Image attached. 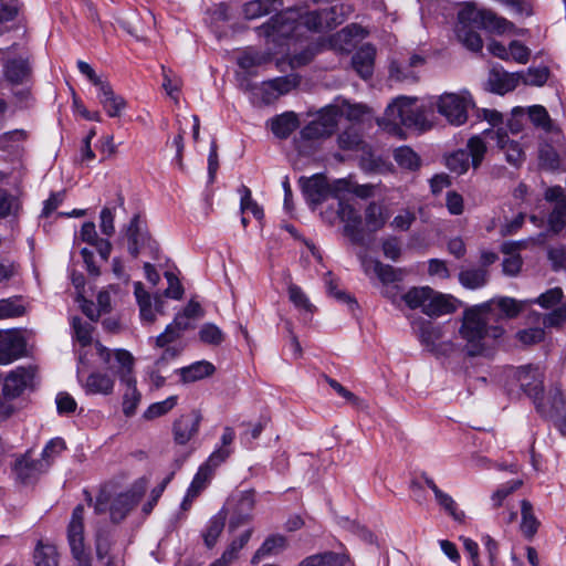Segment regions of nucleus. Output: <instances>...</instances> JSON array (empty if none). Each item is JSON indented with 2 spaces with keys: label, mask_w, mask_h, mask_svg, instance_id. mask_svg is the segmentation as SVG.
Returning a JSON list of instances; mask_svg holds the SVG:
<instances>
[{
  "label": "nucleus",
  "mask_w": 566,
  "mask_h": 566,
  "mask_svg": "<svg viewBox=\"0 0 566 566\" xmlns=\"http://www.w3.org/2000/svg\"><path fill=\"white\" fill-rule=\"evenodd\" d=\"M490 304H479L468 307L463 312L462 325L459 329L461 337L467 342L465 349L470 356L480 355L484 350L483 340L486 336L497 338L503 328L493 326Z\"/></svg>",
  "instance_id": "obj_1"
},
{
  "label": "nucleus",
  "mask_w": 566,
  "mask_h": 566,
  "mask_svg": "<svg viewBox=\"0 0 566 566\" xmlns=\"http://www.w3.org/2000/svg\"><path fill=\"white\" fill-rule=\"evenodd\" d=\"M402 300L409 308H420L430 317L450 314L457 310L452 296L437 292L429 286L411 287L402 295Z\"/></svg>",
  "instance_id": "obj_2"
},
{
  "label": "nucleus",
  "mask_w": 566,
  "mask_h": 566,
  "mask_svg": "<svg viewBox=\"0 0 566 566\" xmlns=\"http://www.w3.org/2000/svg\"><path fill=\"white\" fill-rule=\"evenodd\" d=\"M142 493L128 490L113 495L112 485H103L95 500L94 512L96 514L109 513L113 523H119L126 518L130 511L138 504Z\"/></svg>",
  "instance_id": "obj_3"
},
{
  "label": "nucleus",
  "mask_w": 566,
  "mask_h": 566,
  "mask_svg": "<svg viewBox=\"0 0 566 566\" xmlns=\"http://www.w3.org/2000/svg\"><path fill=\"white\" fill-rule=\"evenodd\" d=\"M457 27L482 28L496 34L514 32L524 34V30L515 29V25L505 18L499 17L495 12L486 9H478L473 3H465L458 13Z\"/></svg>",
  "instance_id": "obj_4"
},
{
  "label": "nucleus",
  "mask_w": 566,
  "mask_h": 566,
  "mask_svg": "<svg viewBox=\"0 0 566 566\" xmlns=\"http://www.w3.org/2000/svg\"><path fill=\"white\" fill-rule=\"evenodd\" d=\"M338 111L331 106L323 109L317 118L304 126L295 138V146L302 154H310L312 144L329 137L337 127Z\"/></svg>",
  "instance_id": "obj_5"
},
{
  "label": "nucleus",
  "mask_w": 566,
  "mask_h": 566,
  "mask_svg": "<svg viewBox=\"0 0 566 566\" xmlns=\"http://www.w3.org/2000/svg\"><path fill=\"white\" fill-rule=\"evenodd\" d=\"M386 116L395 125L423 129L426 126L424 112L417 105V99L400 96L386 108Z\"/></svg>",
  "instance_id": "obj_6"
},
{
  "label": "nucleus",
  "mask_w": 566,
  "mask_h": 566,
  "mask_svg": "<svg viewBox=\"0 0 566 566\" xmlns=\"http://www.w3.org/2000/svg\"><path fill=\"white\" fill-rule=\"evenodd\" d=\"M232 451L223 448L214 450L208 460L199 468L195 475L190 486L188 488L187 494L181 503L182 510H188L192 501L205 490L210 482L213 471L217 467L223 463L231 454Z\"/></svg>",
  "instance_id": "obj_7"
},
{
  "label": "nucleus",
  "mask_w": 566,
  "mask_h": 566,
  "mask_svg": "<svg viewBox=\"0 0 566 566\" xmlns=\"http://www.w3.org/2000/svg\"><path fill=\"white\" fill-rule=\"evenodd\" d=\"M472 105L471 96L468 92L444 93L437 98L436 107L438 113L447 122L454 126L464 124L468 119V111Z\"/></svg>",
  "instance_id": "obj_8"
},
{
  "label": "nucleus",
  "mask_w": 566,
  "mask_h": 566,
  "mask_svg": "<svg viewBox=\"0 0 566 566\" xmlns=\"http://www.w3.org/2000/svg\"><path fill=\"white\" fill-rule=\"evenodd\" d=\"M127 250L133 258L139 254H148L151 259H157L159 253L158 243L150 237L146 227L140 222L139 214H135L127 228Z\"/></svg>",
  "instance_id": "obj_9"
},
{
  "label": "nucleus",
  "mask_w": 566,
  "mask_h": 566,
  "mask_svg": "<svg viewBox=\"0 0 566 566\" xmlns=\"http://www.w3.org/2000/svg\"><path fill=\"white\" fill-rule=\"evenodd\" d=\"M67 542L75 566H91V557L84 544V506L81 504L76 505L72 512L67 525Z\"/></svg>",
  "instance_id": "obj_10"
},
{
  "label": "nucleus",
  "mask_w": 566,
  "mask_h": 566,
  "mask_svg": "<svg viewBox=\"0 0 566 566\" xmlns=\"http://www.w3.org/2000/svg\"><path fill=\"white\" fill-rule=\"evenodd\" d=\"M259 32L274 43L302 35L297 13L291 10L273 17L268 23L259 28Z\"/></svg>",
  "instance_id": "obj_11"
},
{
  "label": "nucleus",
  "mask_w": 566,
  "mask_h": 566,
  "mask_svg": "<svg viewBox=\"0 0 566 566\" xmlns=\"http://www.w3.org/2000/svg\"><path fill=\"white\" fill-rule=\"evenodd\" d=\"M537 411L551 419L566 434V401L559 388H552L546 396H539L536 402Z\"/></svg>",
  "instance_id": "obj_12"
},
{
  "label": "nucleus",
  "mask_w": 566,
  "mask_h": 566,
  "mask_svg": "<svg viewBox=\"0 0 566 566\" xmlns=\"http://www.w3.org/2000/svg\"><path fill=\"white\" fill-rule=\"evenodd\" d=\"M35 369L31 366H19L9 371L2 384V395L6 399H15L28 389L33 388Z\"/></svg>",
  "instance_id": "obj_13"
},
{
  "label": "nucleus",
  "mask_w": 566,
  "mask_h": 566,
  "mask_svg": "<svg viewBox=\"0 0 566 566\" xmlns=\"http://www.w3.org/2000/svg\"><path fill=\"white\" fill-rule=\"evenodd\" d=\"M232 509L229 527L238 528L252 518V511L255 505V496L252 490L240 491L233 494L229 501Z\"/></svg>",
  "instance_id": "obj_14"
},
{
  "label": "nucleus",
  "mask_w": 566,
  "mask_h": 566,
  "mask_svg": "<svg viewBox=\"0 0 566 566\" xmlns=\"http://www.w3.org/2000/svg\"><path fill=\"white\" fill-rule=\"evenodd\" d=\"M50 468V461L35 460L31 458V452L18 458L13 465V472L18 481L23 484L34 482L42 473Z\"/></svg>",
  "instance_id": "obj_15"
},
{
  "label": "nucleus",
  "mask_w": 566,
  "mask_h": 566,
  "mask_svg": "<svg viewBox=\"0 0 566 566\" xmlns=\"http://www.w3.org/2000/svg\"><path fill=\"white\" fill-rule=\"evenodd\" d=\"M25 339L18 331L0 332V365H9L25 353Z\"/></svg>",
  "instance_id": "obj_16"
},
{
  "label": "nucleus",
  "mask_w": 566,
  "mask_h": 566,
  "mask_svg": "<svg viewBox=\"0 0 566 566\" xmlns=\"http://www.w3.org/2000/svg\"><path fill=\"white\" fill-rule=\"evenodd\" d=\"M482 135L496 139V145L503 151L505 160L513 167H520L525 161V153L518 142L509 138L507 133L499 128L496 132L485 129Z\"/></svg>",
  "instance_id": "obj_17"
},
{
  "label": "nucleus",
  "mask_w": 566,
  "mask_h": 566,
  "mask_svg": "<svg viewBox=\"0 0 566 566\" xmlns=\"http://www.w3.org/2000/svg\"><path fill=\"white\" fill-rule=\"evenodd\" d=\"M201 419V413L198 410H192L176 419L172 426L175 442L181 446L188 443L198 433Z\"/></svg>",
  "instance_id": "obj_18"
},
{
  "label": "nucleus",
  "mask_w": 566,
  "mask_h": 566,
  "mask_svg": "<svg viewBox=\"0 0 566 566\" xmlns=\"http://www.w3.org/2000/svg\"><path fill=\"white\" fill-rule=\"evenodd\" d=\"M338 218L345 223L344 231L353 243L363 242L361 217L359 212L349 203L339 201L337 209Z\"/></svg>",
  "instance_id": "obj_19"
},
{
  "label": "nucleus",
  "mask_w": 566,
  "mask_h": 566,
  "mask_svg": "<svg viewBox=\"0 0 566 566\" xmlns=\"http://www.w3.org/2000/svg\"><path fill=\"white\" fill-rule=\"evenodd\" d=\"M361 268L366 275H375L384 284L394 283L401 279V272L394 269L391 265L384 264L378 260L360 256Z\"/></svg>",
  "instance_id": "obj_20"
},
{
  "label": "nucleus",
  "mask_w": 566,
  "mask_h": 566,
  "mask_svg": "<svg viewBox=\"0 0 566 566\" xmlns=\"http://www.w3.org/2000/svg\"><path fill=\"white\" fill-rule=\"evenodd\" d=\"M300 182L310 203L317 206L328 197L329 187L324 176L314 175L311 178H301Z\"/></svg>",
  "instance_id": "obj_21"
},
{
  "label": "nucleus",
  "mask_w": 566,
  "mask_h": 566,
  "mask_svg": "<svg viewBox=\"0 0 566 566\" xmlns=\"http://www.w3.org/2000/svg\"><path fill=\"white\" fill-rule=\"evenodd\" d=\"M517 379L523 391L536 405L539 396L543 394V378L538 369L531 366L521 367L517 371Z\"/></svg>",
  "instance_id": "obj_22"
},
{
  "label": "nucleus",
  "mask_w": 566,
  "mask_h": 566,
  "mask_svg": "<svg viewBox=\"0 0 566 566\" xmlns=\"http://www.w3.org/2000/svg\"><path fill=\"white\" fill-rule=\"evenodd\" d=\"M526 302L516 301L512 297H497L492 298L484 304H490V314L492 315L493 322H497L501 318H513L517 316L524 307Z\"/></svg>",
  "instance_id": "obj_23"
},
{
  "label": "nucleus",
  "mask_w": 566,
  "mask_h": 566,
  "mask_svg": "<svg viewBox=\"0 0 566 566\" xmlns=\"http://www.w3.org/2000/svg\"><path fill=\"white\" fill-rule=\"evenodd\" d=\"M300 126V120L294 112H284L270 118L266 127L279 139H286Z\"/></svg>",
  "instance_id": "obj_24"
},
{
  "label": "nucleus",
  "mask_w": 566,
  "mask_h": 566,
  "mask_svg": "<svg viewBox=\"0 0 566 566\" xmlns=\"http://www.w3.org/2000/svg\"><path fill=\"white\" fill-rule=\"evenodd\" d=\"M376 50L370 44L360 46L352 57V65L356 73L364 80L374 73Z\"/></svg>",
  "instance_id": "obj_25"
},
{
  "label": "nucleus",
  "mask_w": 566,
  "mask_h": 566,
  "mask_svg": "<svg viewBox=\"0 0 566 566\" xmlns=\"http://www.w3.org/2000/svg\"><path fill=\"white\" fill-rule=\"evenodd\" d=\"M520 73H509L503 70L493 69L489 75V86L492 92L503 95L513 91L521 83Z\"/></svg>",
  "instance_id": "obj_26"
},
{
  "label": "nucleus",
  "mask_w": 566,
  "mask_h": 566,
  "mask_svg": "<svg viewBox=\"0 0 566 566\" xmlns=\"http://www.w3.org/2000/svg\"><path fill=\"white\" fill-rule=\"evenodd\" d=\"M98 101L109 117H119L126 108V101L123 96L115 94L113 87L106 82L98 88Z\"/></svg>",
  "instance_id": "obj_27"
},
{
  "label": "nucleus",
  "mask_w": 566,
  "mask_h": 566,
  "mask_svg": "<svg viewBox=\"0 0 566 566\" xmlns=\"http://www.w3.org/2000/svg\"><path fill=\"white\" fill-rule=\"evenodd\" d=\"M115 387L114 378L102 371L91 373L86 380L83 382V388L87 395H104L113 394Z\"/></svg>",
  "instance_id": "obj_28"
},
{
  "label": "nucleus",
  "mask_w": 566,
  "mask_h": 566,
  "mask_svg": "<svg viewBox=\"0 0 566 566\" xmlns=\"http://www.w3.org/2000/svg\"><path fill=\"white\" fill-rule=\"evenodd\" d=\"M423 480L427 486L433 492L437 503L455 521L462 522L465 514L463 511L458 510L455 501L449 494L440 490L431 478L424 475Z\"/></svg>",
  "instance_id": "obj_29"
},
{
  "label": "nucleus",
  "mask_w": 566,
  "mask_h": 566,
  "mask_svg": "<svg viewBox=\"0 0 566 566\" xmlns=\"http://www.w3.org/2000/svg\"><path fill=\"white\" fill-rule=\"evenodd\" d=\"M3 73L6 80L11 84H23L31 75V67L25 59H12L4 63Z\"/></svg>",
  "instance_id": "obj_30"
},
{
  "label": "nucleus",
  "mask_w": 566,
  "mask_h": 566,
  "mask_svg": "<svg viewBox=\"0 0 566 566\" xmlns=\"http://www.w3.org/2000/svg\"><path fill=\"white\" fill-rule=\"evenodd\" d=\"M214 371L216 367L207 360L196 361L177 370L184 384L201 380L213 375Z\"/></svg>",
  "instance_id": "obj_31"
},
{
  "label": "nucleus",
  "mask_w": 566,
  "mask_h": 566,
  "mask_svg": "<svg viewBox=\"0 0 566 566\" xmlns=\"http://www.w3.org/2000/svg\"><path fill=\"white\" fill-rule=\"evenodd\" d=\"M286 547V538L282 535L269 536L262 545L258 548L251 558L253 565L259 564L263 558L276 555Z\"/></svg>",
  "instance_id": "obj_32"
},
{
  "label": "nucleus",
  "mask_w": 566,
  "mask_h": 566,
  "mask_svg": "<svg viewBox=\"0 0 566 566\" xmlns=\"http://www.w3.org/2000/svg\"><path fill=\"white\" fill-rule=\"evenodd\" d=\"M282 6V0H252L244 4L243 14L247 19L253 20L269 14Z\"/></svg>",
  "instance_id": "obj_33"
},
{
  "label": "nucleus",
  "mask_w": 566,
  "mask_h": 566,
  "mask_svg": "<svg viewBox=\"0 0 566 566\" xmlns=\"http://www.w3.org/2000/svg\"><path fill=\"white\" fill-rule=\"evenodd\" d=\"M271 60L270 54L253 49L243 51L238 56V65L248 74L254 75L255 69L268 63Z\"/></svg>",
  "instance_id": "obj_34"
},
{
  "label": "nucleus",
  "mask_w": 566,
  "mask_h": 566,
  "mask_svg": "<svg viewBox=\"0 0 566 566\" xmlns=\"http://www.w3.org/2000/svg\"><path fill=\"white\" fill-rule=\"evenodd\" d=\"M114 357L117 363L115 373L118 376L120 382L136 379L134 376L135 358L132 353L119 348L114 350Z\"/></svg>",
  "instance_id": "obj_35"
},
{
  "label": "nucleus",
  "mask_w": 566,
  "mask_h": 566,
  "mask_svg": "<svg viewBox=\"0 0 566 566\" xmlns=\"http://www.w3.org/2000/svg\"><path fill=\"white\" fill-rule=\"evenodd\" d=\"M489 273L485 268H471L461 270L459 281L461 285L469 290H476L488 283Z\"/></svg>",
  "instance_id": "obj_36"
},
{
  "label": "nucleus",
  "mask_w": 566,
  "mask_h": 566,
  "mask_svg": "<svg viewBox=\"0 0 566 566\" xmlns=\"http://www.w3.org/2000/svg\"><path fill=\"white\" fill-rule=\"evenodd\" d=\"M348 560L347 555L335 553V552H324L315 555H311L306 557L301 565L302 566H345Z\"/></svg>",
  "instance_id": "obj_37"
},
{
  "label": "nucleus",
  "mask_w": 566,
  "mask_h": 566,
  "mask_svg": "<svg viewBox=\"0 0 566 566\" xmlns=\"http://www.w3.org/2000/svg\"><path fill=\"white\" fill-rule=\"evenodd\" d=\"M134 294L139 306L142 319L148 324H153L156 321V315L153 310L151 297L142 282L134 284Z\"/></svg>",
  "instance_id": "obj_38"
},
{
  "label": "nucleus",
  "mask_w": 566,
  "mask_h": 566,
  "mask_svg": "<svg viewBox=\"0 0 566 566\" xmlns=\"http://www.w3.org/2000/svg\"><path fill=\"white\" fill-rule=\"evenodd\" d=\"M521 532L526 538L531 539L536 534L539 522L533 513V506L530 501L523 500L521 502Z\"/></svg>",
  "instance_id": "obj_39"
},
{
  "label": "nucleus",
  "mask_w": 566,
  "mask_h": 566,
  "mask_svg": "<svg viewBox=\"0 0 566 566\" xmlns=\"http://www.w3.org/2000/svg\"><path fill=\"white\" fill-rule=\"evenodd\" d=\"M226 515L219 513L212 516L202 533L203 542L207 548H213L224 528Z\"/></svg>",
  "instance_id": "obj_40"
},
{
  "label": "nucleus",
  "mask_w": 566,
  "mask_h": 566,
  "mask_svg": "<svg viewBox=\"0 0 566 566\" xmlns=\"http://www.w3.org/2000/svg\"><path fill=\"white\" fill-rule=\"evenodd\" d=\"M122 384L126 387L123 396V412L126 417H132L136 412L137 406L142 399V395L137 389L136 379L123 381Z\"/></svg>",
  "instance_id": "obj_41"
},
{
  "label": "nucleus",
  "mask_w": 566,
  "mask_h": 566,
  "mask_svg": "<svg viewBox=\"0 0 566 566\" xmlns=\"http://www.w3.org/2000/svg\"><path fill=\"white\" fill-rule=\"evenodd\" d=\"M296 83L290 77H276L274 80L263 83V90L268 93L269 91H275L272 96H264L263 102L270 104L277 99L281 95L289 93Z\"/></svg>",
  "instance_id": "obj_42"
},
{
  "label": "nucleus",
  "mask_w": 566,
  "mask_h": 566,
  "mask_svg": "<svg viewBox=\"0 0 566 566\" xmlns=\"http://www.w3.org/2000/svg\"><path fill=\"white\" fill-rule=\"evenodd\" d=\"M387 221L384 207L376 202H370L365 210V226L369 232L380 230Z\"/></svg>",
  "instance_id": "obj_43"
},
{
  "label": "nucleus",
  "mask_w": 566,
  "mask_h": 566,
  "mask_svg": "<svg viewBox=\"0 0 566 566\" xmlns=\"http://www.w3.org/2000/svg\"><path fill=\"white\" fill-rule=\"evenodd\" d=\"M417 335L419 340L430 350L436 348V343L442 337L441 328L426 321L419 324Z\"/></svg>",
  "instance_id": "obj_44"
},
{
  "label": "nucleus",
  "mask_w": 566,
  "mask_h": 566,
  "mask_svg": "<svg viewBox=\"0 0 566 566\" xmlns=\"http://www.w3.org/2000/svg\"><path fill=\"white\" fill-rule=\"evenodd\" d=\"M467 151L471 157V165L474 169H478L488 151L486 144L481 135H475L469 138L467 143Z\"/></svg>",
  "instance_id": "obj_45"
},
{
  "label": "nucleus",
  "mask_w": 566,
  "mask_h": 566,
  "mask_svg": "<svg viewBox=\"0 0 566 566\" xmlns=\"http://www.w3.org/2000/svg\"><path fill=\"white\" fill-rule=\"evenodd\" d=\"M394 159L401 168L408 170H417L421 165L420 157L408 146L395 149Z\"/></svg>",
  "instance_id": "obj_46"
},
{
  "label": "nucleus",
  "mask_w": 566,
  "mask_h": 566,
  "mask_svg": "<svg viewBox=\"0 0 566 566\" xmlns=\"http://www.w3.org/2000/svg\"><path fill=\"white\" fill-rule=\"evenodd\" d=\"M238 192L240 193V211L244 213L245 211H250L253 217L258 220H261L264 217V212L262 207L258 205V202L252 198L251 190L242 185Z\"/></svg>",
  "instance_id": "obj_47"
},
{
  "label": "nucleus",
  "mask_w": 566,
  "mask_h": 566,
  "mask_svg": "<svg viewBox=\"0 0 566 566\" xmlns=\"http://www.w3.org/2000/svg\"><path fill=\"white\" fill-rule=\"evenodd\" d=\"M455 32L459 41L469 50L473 52L481 51L483 41L480 34L473 28L455 27Z\"/></svg>",
  "instance_id": "obj_48"
},
{
  "label": "nucleus",
  "mask_w": 566,
  "mask_h": 566,
  "mask_svg": "<svg viewBox=\"0 0 566 566\" xmlns=\"http://www.w3.org/2000/svg\"><path fill=\"white\" fill-rule=\"evenodd\" d=\"M297 20H298L300 30L302 33H303V30L322 31L325 29L324 20H323V10L305 12L304 14L297 13Z\"/></svg>",
  "instance_id": "obj_49"
},
{
  "label": "nucleus",
  "mask_w": 566,
  "mask_h": 566,
  "mask_svg": "<svg viewBox=\"0 0 566 566\" xmlns=\"http://www.w3.org/2000/svg\"><path fill=\"white\" fill-rule=\"evenodd\" d=\"M35 566H57V552L52 545L39 543L34 552Z\"/></svg>",
  "instance_id": "obj_50"
},
{
  "label": "nucleus",
  "mask_w": 566,
  "mask_h": 566,
  "mask_svg": "<svg viewBox=\"0 0 566 566\" xmlns=\"http://www.w3.org/2000/svg\"><path fill=\"white\" fill-rule=\"evenodd\" d=\"M390 77L398 82H416L418 80L417 71L409 67L405 61H394L389 69Z\"/></svg>",
  "instance_id": "obj_51"
},
{
  "label": "nucleus",
  "mask_w": 566,
  "mask_h": 566,
  "mask_svg": "<svg viewBox=\"0 0 566 566\" xmlns=\"http://www.w3.org/2000/svg\"><path fill=\"white\" fill-rule=\"evenodd\" d=\"M539 165L548 170H556L562 166V157L552 145H543L539 148Z\"/></svg>",
  "instance_id": "obj_52"
},
{
  "label": "nucleus",
  "mask_w": 566,
  "mask_h": 566,
  "mask_svg": "<svg viewBox=\"0 0 566 566\" xmlns=\"http://www.w3.org/2000/svg\"><path fill=\"white\" fill-rule=\"evenodd\" d=\"M73 337L82 345L87 346L92 343L93 326L81 317L72 318Z\"/></svg>",
  "instance_id": "obj_53"
},
{
  "label": "nucleus",
  "mask_w": 566,
  "mask_h": 566,
  "mask_svg": "<svg viewBox=\"0 0 566 566\" xmlns=\"http://www.w3.org/2000/svg\"><path fill=\"white\" fill-rule=\"evenodd\" d=\"M448 168L458 174H465L470 167L469 154L465 149H459L447 157Z\"/></svg>",
  "instance_id": "obj_54"
},
{
  "label": "nucleus",
  "mask_w": 566,
  "mask_h": 566,
  "mask_svg": "<svg viewBox=\"0 0 566 566\" xmlns=\"http://www.w3.org/2000/svg\"><path fill=\"white\" fill-rule=\"evenodd\" d=\"M177 396H170L163 401L154 402L144 412V418L147 420H151L161 417L169 412L177 405Z\"/></svg>",
  "instance_id": "obj_55"
},
{
  "label": "nucleus",
  "mask_w": 566,
  "mask_h": 566,
  "mask_svg": "<svg viewBox=\"0 0 566 566\" xmlns=\"http://www.w3.org/2000/svg\"><path fill=\"white\" fill-rule=\"evenodd\" d=\"M20 210L19 199L0 188V218L17 216Z\"/></svg>",
  "instance_id": "obj_56"
},
{
  "label": "nucleus",
  "mask_w": 566,
  "mask_h": 566,
  "mask_svg": "<svg viewBox=\"0 0 566 566\" xmlns=\"http://www.w3.org/2000/svg\"><path fill=\"white\" fill-rule=\"evenodd\" d=\"M25 308L19 302V297L0 300V319L22 316Z\"/></svg>",
  "instance_id": "obj_57"
},
{
  "label": "nucleus",
  "mask_w": 566,
  "mask_h": 566,
  "mask_svg": "<svg viewBox=\"0 0 566 566\" xmlns=\"http://www.w3.org/2000/svg\"><path fill=\"white\" fill-rule=\"evenodd\" d=\"M521 76V82L525 85L532 86H542L548 80L549 71L547 67H531L527 72H518Z\"/></svg>",
  "instance_id": "obj_58"
},
{
  "label": "nucleus",
  "mask_w": 566,
  "mask_h": 566,
  "mask_svg": "<svg viewBox=\"0 0 566 566\" xmlns=\"http://www.w3.org/2000/svg\"><path fill=\"white\" fill-rule=\"evenodd\" d=\"M199 338L205 344L217 346L224 340V334L217 325L206 323L199 331Z\"/></svg>",
  "instance_id": "obj_59"
},
{
  "label": "nucleus",
  "mask_w": 566,
  "mask_h": 566,
  "mask_svg": "<svg viewBox=\"0 0 566 566\" xmlns=\"http://www.w3.org/2000/svg\"><path fill=\"white\" fill-rule=\"evenodd\" d=\"M252 528L244 531L240 536L234 538L222 555L230 562H234L239 557L240 551L248 544L252 535Z\"/></svg>",
  "instance_id": "obj_60"
},
{
  "label": "nucleus",
  "mask_w": 566,
  "mask_h": 566,
  "mask_svg": "<svg viewBox=\"0 0 566 566\" xmlns=\"http://www.w3.org/2000/svg\"><path fill=\"white\" fill-rule=\"evenodd\" d=\"M548 222L554 232L560 231L566 224V198L559 199L549 214Z\"/></svg>",
  "instance_id": "obj_61"
},
{
  "label": "nucleus",
  "mask_w": 566,
  "mask_h": 566,
  "mask_svg": "<svg viewBox=\"0 0 566 566\" xmlns=\"http://www.w3.org/2000/svg\"><path fill=\"white\" fill-rule=\"evenodd\" d=\"M346 19L344 6H334L329 9L323 10V20L325 29H333L342 24Z\"/></svg>",
  "instance_id": "obj_62"
},
{
  "label": "nucleus",
  "mask_w": 566,
  "mask_h": 566,
  "mask_svg": "<svg viewBox=\"0 0 566 566\" xmlns=\"http://www.w3.org/2000/svg\"><path fill=\"white\" fill-rule=\"evenodd\" d=\"M528 117L535 126L541 127L545 130L551 129L552 123H551L549 115H548L547 111L545 109V107H543L541 105H534V106L530 107Z\"/></svg>",
  "instance_id": "obj_63"
},
{
  "label": "nucleus",
  "mask_w": 566,
  "mask_h": 566,
  "mask_svg": "<svg viewBox=\"0 0 566 566\" xmlns=\"http://www.w3.org/2000/svg\"><path fill=\"white\" fill-rule=\"evenodd\" d=\"M361 144L360 135L353 128L344 130L338 136V146L344 150L358 149Z\"/></svg>",
  "instance_id": "obj_64"
}]
</instances>
